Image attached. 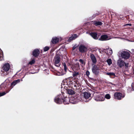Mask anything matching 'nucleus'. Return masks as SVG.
I'll list each match as a JSON object with an SVG mask.
<instances>
[{
	"label": "nucleus",
	"mask_w": 134,
	"mask_h": 134,
	"mask_svg": "<svg viewBox=\"0 0 134 134\" xmlns=\"http://www.w3.org/2000/svg\"><path fill=\"white\" fill-rule=\"evenodd\" d=\"M72 78L70 77L68 78L64 79L63 82L64 83V85H67L69 87H71L72 88L74 87V86L76 84V83L78 81L76 80L75 79H72L71 80Z\"/></svg>",
	"instance_id": "nucleus-1"
},
{
	"label": "nucleus",
	"mask_w": 134,
	"mask_h": 134,
	"mask_svg": "<svg viewBox=\"0 0 134 134\" xmlns=\"http://www.w3.org/2000/svg\"><path fill=\"white\" fill-rule=\"evenodd\" d=\"M55 102L57 104H60L63 103L64 104H68L66 101V98H65L63 95L60 94L58 95L55 98Z\"/></svg>",
	"instance_id": "nucleus-2"
},
{
	"label": "nucleus",
	"mask_w": 134,
	"mask_h": 134,
	"mask_svg": "<svg viewBox=\"0 0 134 134\" xmlns=\"http://www.w3.org/2000/svg\"><path fill=\"white\" fill-rule=\"evenodd\" d=\"M94 99L97 101H103L105 99L104 95L100 93H94L93 95Z\"/></svg>",
	"instance_id": "nucleus-3"
},
{
	"label": "nucleus",
	"mask_w": 134,
	"mask_h": 134,
	"mask_svg": "<svg viewBox=\"0 0 134 134\" xmlns=\"http://www.w3.org/2000/svg\"><path fill=\"white\" fill-rule=\"evenodd\" d=\"M60 58L59 56L58 55H55L54 59V64L55 66L58 67H59L60 65Z\"/></svg>",
	"instance_id": "nucleus-4"
},
{
	"label": "nucleus",
	"mask_w": 134,
	"mask_h": 134,
	"mask_svg": "<svg viewBox=\"0 0 134 134\" xmlns=\"http://www.w3.org/2000/svg\"><path fill=\"white\" fill-rule=\"evenodd\" d=\"M130 54L127 51H123L121 52V56L122 59L125 60H127L129 59L130 56Z\"/></svg>",
	"instance_id": "nucleus-5"
},
{
	"label": "nucleus",
	"mask_w": 134,
	"mask_h": 134,
	"mask_svg": "<svg viewBox=\"0 0 134 134\" xmlns=\"http://www.w3.org/2000/svg\"><path fill=\"white\" fill-rule=\"evenodd\" d=\"M68 65L71 66V68L74 71L78 70L80 69V65L79 63H77L76 64H70L69 63Z\"/></svg>",
	"instance_id": "nucleus-6"
},
{
	"label": "nucleus",
	"mask_w": 134,
	"mask_h": 134,
	"mask_svg": "<svg viewBox=\"0 0 134 134\" xmlns=\"http://www.w3.org/2000/svg\"><path fill=\"white\" fill-rule=\"evenodd\" d=\"M93 73L95 75L97 76L99 73V68L97 66L94 65L92 68Z\"/></svg>",
	"instance_id": "nucleus-7"
},
{
	"label": "nucleus",
	"mask_w": 134,
	"mask_h": 134,
	"mask_svg": "<svg viewBox=\"0 0 134 134\" xmlns=\"http://www.w3.org/2000/svg\"><path fill=\"white\" fill-rule=\"evenodd\" d=\"M114 96L115 98L118 100H121L124 97V95L123 96L121 93L118 92L115 93Z\"/></svg>",
	"instance_id": "nucleus-8"
},
{
	"label": "nucleus",
	"mask_w": 134,
	"mask_h": 134,
	"mask_svg": "<svg viewBox=\"0 0 134 134\" xmlns=\"http://www.w3.org/2000/svg\"><path fill=\"white\" fill-rule=\"evenodd\" d=\"M79 50L80 52L81 53L86 52L87 51V48L83 45L81 44L79 47Z\"/></svg>",
	"instance_id": "nucleus-9"
},
{
	"label": "nucleus",
	"mask_w": 134,
	"mask_h": 134,
	"mask_svg": "<svg viewBox=\"0 0 134 134\" xmlns=\"http://www.w3.org/2000/svg\"><path fill=\"white\" fill-rule=\"evenodd\" d=\"M89 34L93 39L95 40L98 39L99 36L100 35V34H98L96 32H91Z\"/></svg>",
	"instance_id": "nucleus-10"
},
{
	"label": "nucleus",
	"mask_w": 134,
	"mask_h": 134,
	"mask_svg": "<svg viewBox=\"0 0 134 134\" xmlns=\"http://www.w3.org/2000/svg\"><path fill=\"white\" fill-rule=\"evenodd\" d=\"M40 53V51L39 49H35L33 51L32 55L35 57H37L39 56Z\"/></svg>",
	"instance_id": "nucleus-11"
},
{
	"label": "nucleus",
	"mask_w": 134,
	"mask_h": 134,
	"mask_svg": "<svg viewBox=\"0 0 134 134\" xmlns=\"http://www.w3.org/2000/svg\"><path fill=\"white\" fill-rule=\"evenodd\" d=\"M117 64L119 67L122 68L124 66L125 62L121 59H119L117 61Z\"/></svg>",
	"instance_id": "nucleus-12"
},
{
	"label": "nucleus",
	"mask_w": 134,
	"mask_h": 134,
	"mask_svg": "<svg viewBox=\"0 0 134 134\" xmlns=\"http://www.w3.org/2000/svg\"><path fill=\"white\" fill-rule=\"evenodd\" d=\"M108 36L105 35H103L101 36L100 37L98 40L100 41H103L108 40Z\"/></svg>",
	"instance_id": "nucleus-13"
},
{
	"label": "nucleus",
	"mask_w": 134,
	"mask_h": 134,
	"mask_svg": "<svg viewBox=\"0 0 134 134\" xmlns=\"http://www.w3.org/2000/svg\"><path fill=\"white\" fill-rule=\"evenodd\" d=\"M90 58L92 63L96 64L97 62V60L94 54H92L90 55Z\"/></svg>",
	"instance_id": "nucleus-14"
},
{
	"label": "nucleus",
	"mask_w": 134,
	"mask_h": 134,
	"mask_svg": "<svg viewBox=\"0 0 134 134\" xmlns=\"http://www.w3.org/2000/svg\"><path fill=\"white\" fill-rule=\"evenodd\" d=\"M59 38L57 37H54L52 38L51 40V42L52 44H55L58 42Z\"/></svg>",
	"instance_id": "nucleus-15"
},
{
	"label": "nucleus",
	"mask_w": 134,
	"mask_h": 134,
	"mask_svg": "<svg viewBox=\"0 0 134 134\" xmlns=\"http://www.w3.org/2000/svg\"><path fill=\"white\" fill-rule=\"evenodd\" d=\"M10 65L9 63H7L4 65L3 69L5 71H7L9 70L10 68Z\"/></svg>",
	"instance_id": "nucleus-16"
},
{
	"label": "nucleus",
	"mask_w": 134,
	"mask_h": 134,
	"mask_svg": "<svg viewBox=\"0 0 134 134\" xmlns=\"http://www.w3.org/2000/svg\"><path fill=\"white\" fill-rule=\"evenodd\" d=\"M20 80L19 79L16 80H14L11 83V85L10 86L11 87V88H12L13 86L15 85L16 84L19 83L20 82Z\"/></svg>",
	"instance_id": "nucleus-17"
},
{
	"label": "nucleus",
	"mask_w": 134,
	"mask_h": 134,
	"mask_svg": "<svg viewBox=\"0 0 134 134\" xmlns=\"http://www.w3.org/2000/svg\"><path fill=\"white\" fill-rule=\"evenodd\" d=\"M77 35L76 34H74L70 37L69 38L68 40L70 42L72 40H74L75 38L77 37Z\"/></svg>",
	"instance_id": "nucleus-18"
},
{
	"label": "nucleus",
	"mask_w": 134,
	"mask_h": 134,
	"mask_svg": "<svg viewBox=\"0 0 134 134\" xmlns=\"http://www.w3.org/2000/svg\"><path fill=\"white\" fill-rule=\"evenodd\" d=\"M83 96L86 99H88L90 97L91 94L88 92H85L84 93Z\"/></svg>",
	"instance_id": "nucleus-19"
},
{
	"label": "nucleus",
	"mask_w": 134,
	"mask_h": 134,
	"mask_svg": "<svg viewBox=\"0 0 134 134\" xmlns=\"http://www.w3.org/2000/svg\"><path fill=\"white\" fill-rule=\"evenodd\" d=\"M68 93L70 95H73L75 93L74 91L72 89H67L66 90Z\"/></svg>",
	"instance_id": "nucleus-20"
},
{
	"label": "nucleus",
	"mask_w": 134,
	"mask_h": 134,
	"mask_svg": "<svg viewBox=\"0 0 134 134\" xmlns=\"http://www.w3.org/2000/svg\"><path fill=\"white\" fill-rule=\"evenodd\" d=\"M107 51H106L107 52L106 53V54L109 55H111L113 53L112 50L111 49L108 48L107 49Z\"/></svg>",
	"instance_id": "nucleus-21"
},
{
	"label": "nucleus",
	"mask_w": 134,
	"mask_h": 134,
	"mask_svg": "<svg viewBox=\"0 0 134 134\" xmlns=\"http://www.w3.org/2000/svg\"><path fill=\"white\" fill-rule=\"evenodd\" d=\"M93 24L96 26H98V25H101L103 24V23L100 21H93Z\"/></svg>",
	"instance_id": "nucleus-22"
},
{
	"label": "nucleus",
	"mask_w": 134,
	"mask_h": 134,
	"mask_svg": "<svg viewBox=\"0 0 134 134\" xmlns=\"http://www.w3.org/2000/svg\"><path fill=\"white\" fill-rule=\"evenodd\" d=\"M79 61L81 63V65L82 66H85V62L82 59H80L79 60Z\"/></svg>",
	"instance_id": "nucleus-23"
},
{
	"label": "nucleus",
	"mask_w": 134,
	"mask_h": 134,
	"mask_svg": "<svg viewBox=\"0 0 134 134\" xmlns=\"http://www.w3.org/2000/svg\"><path fill=\"white\" fill-rule=\"evenodd\" d=\"M10 89L8 91H7L5 92H2L0 93V97H1L5 95L6 93L10 91Z\"/></svg>",
	"instance_id": "nucleus-24"
},
{
	"label": "nucleus",
	"mask_w": 134,
	"mask_h": 134,
	"mask_svg": "<svg viewBox=\"0 0 134 134\" xmlns=\"http://www.w3.org/2000/svg\"><path fill=\"white\" fill-rule=\"evenodd\" d=\"M35 59H33L29 63L28 65L30 64L31 65H32L34 64L35 63Z\"/></svg>",
	"instance_id": "nucleus-25"
},
{
	"label": "nucleus",
	"mask_w": 134,
	"mask_h": 134,
	"mask_svg": "<svg viewBox=\"0 0 134 134\" xmlns=\"http://www.w3.org/2000/svg\"><path fill=\"white\" fill-rule=\"evenodd\" d=\"M107 62L108 64L109 65H110L112 63V60L111 59H108L107 60Z\"/></svg>",
	"instance_id": "nucleus-26"
},
{
	"label": "nucleus",
	"mask_w": 134,
	"mask_h": 134,
	"mask_svg": "<svg viewBox=\"0 0 134 134\" xmlns=\"http://www.w3.org/2000/svg\"><path fill=\"white\" fill-rule=\"evenodd\" d=\"M106 74L107 75H109L110 76H114L115 74L114 72H107L106 73Z\"/></svg>",
	"instance_id": "nucleus-27"
},
{
	"label": "nucleus",
	"mask_w": 134,
	"mask_h": 134,
	"mask_svg": "<svg viewBox=\"0 0 134 134\" xmlns=\"http://www.w3.org/2000/svg\"><path fill=\"white\" fill-rule=\"evenodd\" d=\"M62 65H63V66L64 67V70L65 71V72H66L67 71V68L66 67V65L65 63H63L62 64Z\"/></svg>",
	"instance_id": "nucleus-28"
},
{
	"label": "nucleus",
	"mask_w": 134,
	"mask_h": 134,
	"mask_svg": "<svg viewBox=\"0 0 134 134\" xmlns=\"http://www.w3.org/2000/svg\"><path fill=\"white\" fill-rule=\"evenodd\" d=\"M79 75V72H76L74 71V72L73 73L72 75L74 77H77V76Z\"/></svg>",
	"instance_id": "nucleus-29"
},
{
	"label": "nucleus",
	"mask_w": 134,
	"mask_h": 134,
	"mask_svg": "<svg viewBox=\"0 0 134 134\" xmlns=\"http://www.w3.org/2000/svg\"><path fill=\"white\" fill-rule=\"evenodd\" d=\"M49 47L48 46H46L43 49L44 52H46L49 49Z\"/></svg>",
	"instance_id": "nucleus-30"
},
{
	"label": "nucleus",
	"mask_w": 134,
	"mask_h": 134,
	"mask_svg": "<svg viewBox=\"0 0 134 134\" xmlns=\"http://www.w3.org/2000/svg\"><path fill=\"white\" fill-rule=\"evenodd\" d=\"M3 55V52L1 49H0V60H2V58Z\"/></svg>",
	"instance_id": "nucleus-31"
},
{
	"label": "nucleus",
	"mask_w": 134,
	"mask_h": 134,
	"mask_svg": "<svg viewBox=\"0 0 134 134\" xmlns=\"http://www.w3.org/2000/svg\"><path fill=\"white\" fill-rule=\"evenodd\" d=\"M77 81L76 82V84H75L74 85V86H73L74 87L72 88L74 90L76 89L77 88V86H78V85L77 84Z\"/></svg>",
	"instance_id": "nucleus-32"
},
{
	"label": "nucleus",
	"mask_w": 134,
	"mask_h": 134,
	"mask_svg": "<svg viewBox=\"0 0 134 134\" xmlns=\"http://www.w3.org/2000/svg\"><path fill=\"white\" fill-rule=\"evenodd\" d=\"M105 97L107 99H109L110 98V96L109 94H107L105 95Z\"/></svg>",
	"instance_id": "nucleus-33"
},
{
	"label": "nucleus",
	"mask_w": 134,
	"mask_h": 134,
	"mask_svg": "<svg viewBox=\"0 0 134 134\" xmlns=\"http://www.w3.org/2000/svg\"><path fill=\"white\" fill-rule=\"evenodd\" d=\"M86 75L87 76H88L90 74V72L88 71L87 70L86 71Z\"/></svg>",
	"instance_id": "nucleus-34"
},
{
	"label": "nucleus",
	"mask_w": 134,
	"mask_h": 134,
	"mask_svg": "<svg viewBox=\"0 0 134 134\" xmlns=\"http://www.w3.org/2000/svg\"><path fill=\"white\" fill-rule=\"evenodd\" d=\"M129 63H125V64L124 65H125V67L126 68H127L129 66Z\"/></svg>",
	"instance_id": "nucleus-35"
},
{
	"label": "nucleus",
	"mask_w": 134,
	"mask_h": 134,
	"mask_svg": "<svg viewBox=\"0 0 134 134\" xmlns=\"http://www.w3.org/2000/svg\"><path fill=\"white\" fill-rule=\"evenodd\" d=\"M77 47V45H75L72 48V50H75Z\"/></svg>",
	"instance_id": "nucleus-36"
},
{
	"label": "nucleus",
	"mask_w": 134,
	"mask_h": 134,
	"mask_svg": "<svg viewBox=\"0 0 134 134\" xmlns=\"http://www.w3.org/2000/svg\"><path fill=\"white\" fill-rule=\"evenodd\" d=\"M131 86L132 89L134 91V82L132 83Z\"/></svg>",
	"instance_id": "nucleus-37"
},
{
	"label": "nucleus",
	"mask_w": 134,
	"mask_h": 134,
	"mask_svg": "<svg viewBox=\"0 0 134 134\" xmlns=\"http://www.w3.org/2000/svg\"><path fill=\"white\" fill-rule=\"evenodd\" d=\"M96 16L95 15V14H94L92 15V18H95Z\"/></svg>",
	"instance_id": "nucleus-38"
},
{
	"label": "nucleus",
	"mask_w": 134,
	"mask_h": 134,
	"mask_svg": "<svg viewBox=\"0 0 134 134\" xmlns=\"http://www.w3.org/2000/svg\"><path fill=\"white\" fill-rule=\"evenodd\" d=\"M99 14V12H98L97 13H96L95 14V15L97 16Z\"/></svg>",
	"instance_id": "nucleus-39"
},
{
	"label": "nucleus",
	"mask_w": 134,
	"mask_h": 134,
	"mask_svg": "<svg viewBox=\"0 0 134 134\" xmlns=\"http://www.w3.org/2000/svg\"><path fill=\"white\" fill-rule=\"evenodd\" d=\"M129 25L130 26H131L132 25V24H127L125 26H127Z\"/></svg>",
	"instance_id": "nucleus-40"
},
{
	"label": "nucleus",
	"mask_w": 134,
	"mask_h": 134,
	"mask_svg": "<svg viewBox=\"0 0 134 134\" xmlns=\"http://www.w3.org/2000/svg\"><path fill=\"white\" fill-rule=\"evenodd\" d=\"M103 50H104V51H106V49H103Z\"/></svg>",
	"instance_id": "nucleus-41"
},
{
	"label": "nucleus",
	"mask_w": 134,
	"mask_h": 134,
	"mask_svg": "<svg viewBox=\"0 0 134 134\" xmlns=\"http://www.w3.org/2000/svg\"><path fill=\"white\" fill-rule=\"evenodd\" d=\"M91 79H93V78H91Z\"/></svg>",
	"instance_id": "nucleus-42"
},
{
	"label": "nucleus",
	"mask_w": 134,
	"mask_h": 134,
	"mask_svg": "<svg viewBox=\"0 0 134 134\" xmlns=\"http://www.w3.org/2000/svg\"><path fill=\"white\" fill-rule=\"evenodd\" d=\"M21 80V81H22V79Z\"/></svg>",
	"instance_id": "nucleus-43"
}]
</instances>
